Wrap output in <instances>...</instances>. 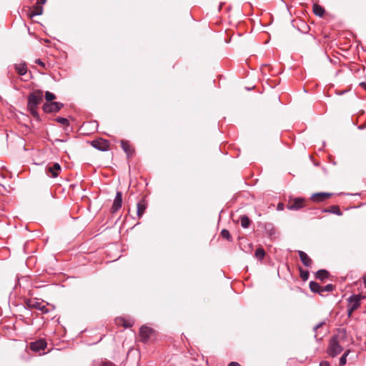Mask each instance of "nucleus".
Listing matches in <instances>:
<instances>
[{
    "label": "nucleus",
    "mask_w": 366,
    "mask_h": 366,
    "mask_svg": "<svg viewBox=\"0 0 366 366\" xmlns=\"http://www.w3.org/2000/svg\"><path fill=\"white\" fill-rule=\"evenodd\" d=\"M343 350L342 347L340 345L337 340V336H333L330 341L327 352L329 355L334 357L337 355L340 354Z\"/></svg>",
    "instance_id": "obj_1"
},
{
    "label": "nucleus",
    "mask_w": 366,
    "mask_h": 366,
    "mask_svg": "<svg viewBox=\"0 0 366 366\" xmlns=\"http://www.w3.org/2000/svg\"><path fill=\"white\" fill-rule=\"evenodd\" d=\"M44 95L43 92L41 90H36L31 93L28 97L27 107H37L43 101Z\"/></svg>",
    "instance_id": "obj_2"
},
{
    "label": "nucleus",
    "mask_w": 366,
    "mask_h": 366,
    "mask_svg": "<svg viewBox=\"0 0 366 366\" xmlns=\"http://www.w3.org/2000/svg\"><path fill=\"white\" fill-rule=\"evenodd\" d=\"M26 305L29 309H36L44 313H48L49 310L46 308V305L43 301H39L36 299L29 300L26 302Z\"/></svg>",
    "instance_id": "obj_3"
},
{
    "label": "nucleus",
    "mask_w": 366,
    "mask_h": 366,
    "mask_svg": "<svg viewBox=\"0 0 366 366\" xmlns=\"http://www.w3.org/2000/svg\"><path fill=\"white\" fill-rule=\"evenodd\" d=\"M305 207V199L301 197H290L287 208L290 210H298Z\"/></svg>",
    "instance_id": "obj_4"
},
{
    "label": "nucleus",
    "mask_w": 366,
    "mask_h": 366,
    "mask_svg": "<svg viewBox=\"0 0 366 366\" xmlns=\"http://www.w3.org/2000/svg\"><path fill=\"white\" fill-rule=\"evenodd\" d=\"M63 107V104L57 102H46L43 105V110L46 113L59 112Z\"/></svg>",
    "instance_id": "obj_5"
},
{
    "label": "nucleus",
    "mask_w": 366,
    "mask_h": 366,
    "mask_svg": "<svg viewBox=\"0 0 366 366\" xmlns=\"http://www.w3.org/2000/svg\"><path fill=\"white\" fill-rule=\"evenodd\" d=\"M91 145L93 147H94L95 149H97L99 151H102V152H105V151L108 150V149L109 147V142L107 140L103 139H98L92 141Z\"/></svg>",
    "instance_id": "obj_6"
},
{
    "label": "nucleus",
    "mask_w": 366,
    "mask_h": 366,
    "mask_svg": "<svg viewBox=\"0 0 366 366\" xmlns=\"http://www.w3.org/2000/svg\"><path fill=\"white\" fill-rule=\"evenodd\" d=\"M365 296L360 295H354L348 298V306L351 307L352 310H357L360 305V301L364 299Z\"/></svg>",
    "instance_id": "obj_7"
},
{
    "label": "nucleus",
    "mask_w": 366,
    "mask_h": 366,
    "mask_svg": "<svg viewBox=\"0 0 366 366\" xmlns=\"http://www.w3.org/2000/svg\"><path fill=\"white\" fill-rule=\"evenodd\" d=\"M46 342L44 340L40 339L30 343V349L36 352H41L46 347Z\"/></svg>",
    "instance_id": "obj_8"
},
{
    "label": "nucleus",
    "mask_w": 366,
    "mask_h": 366,
    "mask_svg": "<svg viewBox=\"0 0 366 366\" xmlns=\"http://www.w3.org/2000/svg\"><path fill=\"white\" fill-rule=\"evenodd\" d=\"M152 332L153 330L152 328H149L147 326L141 327L139 330L140 341L144 343L147 342L149 340Z\"/></svg>",
    "instance_id": "obj_9"
},
{
    "label": "nucleus",
    "mask_w": 366,
    "mask_h": 366,
    "mask_svg": "<svg viewBox=\"0 0 366 366\" xmlns=\"http://www.w3.org/2000/svg\"><path fill=\"white\" fill-rule=\"evenodd\" d=\"M61 169V166L59 163H54L53 165L46 167V173L48 176L55 178L59 175Z\"/></svg>",
    "instance_id": "obj_10"
},
{
    "label": "nucleus",
    "mask_w": 366,
    "mask_h": 366,
    "mask_svg": "<svg viewBox=\"0 0 366 366\" xmlns=\"http://www.w3.org/2000/svg\"><path fill=\"white\" fill-rule=\"evenodd\" d=\"M122 205V194L121 192L118 191L116 193L115 198L114 199V202L112 207L111 208V212L112 213L117 212Z\"/></svg>",
    "instance_id": "obj_11"
},
{
    "label": "nucleus",
    "mask_w": 366,
    "mask_h": 366,
    "mask_svg": "<svg viewBox=\"0 0 366 366\" xmlns=\"http://www.w3.org/2000/svg\"><path fill=\"white\" fill-rule=\"evenodd\" d=\"M297 253L299 254V257L300 258L301 262L305 267H311L312 264V259L303 251L298 250Z\"/></svg>",
    "instance_id": "obj_12"
},
{
    "label": "nucleus",
    "mask_w": 366,
    "mask_h": 366,
    "mask_svg": "<svg viewBox=\"0 0 366 366\" xmlns=\"http://www.w3.org/2000/svg\"><path fill=\"white\" fill-rule=\"evenodd\" d=\"M332 196V193L329 192H319L314 194L312 196V199L314 202H322Z\"/></svg>",
    "instance_id": "obj_13"
},
{
    "label": "nucleus",
    "mask_w": 366,
    "mask_h": 366,
    "mask_svg": "<svg viewBox=\"0 0 366 366\" xmlns=\"http://www.w3.org/2000/svg\"><path fill=\"white\" fill-rule=\"evenodd\" d=\"M116 324L118 325H122L125 328H129L133 326L134 321L131 320H126L124 317H118L115 320Z\"/></svg>",
    "instance_id": "obj_14"
},
{
    "label": "nucleus",
    "mask_w": 366,
    "mask_h": 366,
    "mask_svg": "<svg viewBox=\"0 0 366 366\" xmlns=\"http://www.w3.org/2000/svg\"><path fill=\"white\" fill-rule=\"evenodd\" d=\"M14 68L16 72L21 76L26 74L27 72L26 64L25 62L16 64Z\"/></svg>",
    "instance_id": "obj_15"
},
{
    "label": "nucleus",
    "mask_w": 366,
    "mask_h": 366,
    "mask_svg": "<svg viewBox=\"0 0 366 366\" xmlns=\"http://www.w3.org/2000/svg\"><path fill=\"white\" fill-rule=\"evenodd\" d=\"M137 216L139 217H142L145 212L146 208H147V204H146L145 201L144 199L139 201L137 203Z\"/></svg>",
    "instance_id": "obj_16"
},
{
    "label": "nucleus",
    "mask_w": 366,
    "mask_h": 366,
    "mask_svg": "<svg viewBox=\"0 0 366 366\" xmlns=\"http://www.w3.org/2000/svg\"><path fill=\"white\" fill-rule=\"evenodd\" d=\"M121 145H122V149L127 154L128 157L132 155L133 149L131 148V146L127 141L122 140Z\"/></svg>",
    "instance_id": "obj_17"
},
{
    "label": "nucleus",
    "mask_w": 366,
    "mask_h": 366,
    "mask_svg": "<svg viewBox=\"0 0 366 366\" xmlns=\"http://www.w3.org/2000/svg\"><path fill=\"white\" fill-rule=\"evenodd\" d=\"M309 286L312 292L322 295V287L317 282L311 281Z\"/></svg>",
    "instance_id": "obj_18"
},
{
    "label": "nucleus",
    "mask_w": 366,
    "mask_h": 366,
    "mask_svg": "<svg viewBox=\"0 0 366 366\" xmlns=\"http://www.w3.org/2000/svg\"><path fill=\"white\" fill-rule=\"evenodd\" d=\"M323 212L335 214L338 216H341L342 214V212L340 211V207L337 205H334V206L330 207L328 209H325L323 210Z\"/></svg>",
    "instance_id": "obj_19"
},
{
    "label": "nucleus",
    "mask_w": 366,
    "mask_h": 366,
    "mask_svg": "<svg viewBox=\"0 0 366 366\" xmlns=\"http://www.w3.org/2000/svg\"><path fill=\"white\" fill-rule=\"evenodd\" d=\"M325 9L320 5L317 4L313 5V12L316 16L321 17L325 14Z\"/></svg>",
    "instance_id": "obj_20"
},
{
    "label": "nucleus",
    "mask_w": 366,
    "mask_h": 366,
    "mask_svg": "<svg viewBox=\"0 0 366 366\" xmlns=\"http://www.w3.org/2000/svg\"><path fill=\"white\" fill-rule=\"evenodd\" d=\"M329 277V272L325 269H320L316 272V278L324 280Z\"/></svg>",
    "instance_id": "obj_21"
},
{
    "label": "nucleus",
    "mask_w": 366,
    "mask_h": 366,
    "mask_svg": "<svg viewBox=\"0 0 366 366\" xmlns=\"http://www.w3.org/2000/svg\"><path fill=\"white\" fill-rule=\"evenodd\" d=\"M240 224L243 228H247L249 226L250 220L246 215L240 217Z\"/></svg>",
    "instance_id": "obj_22"
},
{
    "label": "nucleus",
    "mask_w": 366,
    "mask_h": 366,
    "mask_svg": "<svg viewBox=\"0 0 366 366\" xmlns=\"http://www.w3.org/2000/svg\"><path fill=\"white\" fill-rule=\"evenodd\" d=\"M300 26H297V29L302 34H307L310 30V24H300Z\"/></svg>",
    "instance_id": "obj_23"
},
{
    "label": "nucleus",
    "mask_w": 366,
    "mask_h": 366,
    "mask_svg": "<svg viewBox=\"0 0 366 366\" xmlns=\"http://www.w3.org/2000/svg\"><path fill=\"white\" fill-rule=\"evenodd\" d=\"M254 254L257 258L262 259L264 257L265 252L262 248H257Z\"/></svg>",
    "instance_id": "obj_24"
},
{
    "label": "nucleus",
    "mask_w": 366,
    "mask_h": 366,
    "mask_svg": "<svg viewBox=\"0 0 366 366\" xmlns=\"http://www.w3.org/2000/svg\"><path fill=\"white\" fill-rule=\"evenodd\" d=\"M300 277L303 281H306L309 278V272L302 268L300 269Z\"/></svg>",
    "instance_id": "obj_25"
},
{
    "label": "nucleus",
    "mask_w": 366,
    "mask_h": 366,
    "mask_svg": "<svg viewBox=\"0 0 366 366\" xmlns=\"http://www.w3.org/2000/svg\"><path fill=\"white\" fill-rule=\"evenodd\" d=\"M350 353V350H347L340 357V366H343L346 364L347 362V357L348 354Z\"/></svg>",
    "instance_id": "obj_26"
},
{
    "label": "nucleus",
    "mask_w": 366,
    "mask_h": 366,
    "mask_svg": "<svg viewBox=\"0 0 366 366\" xmlns=\"http://www.w3.org/2000/svg\"><path fill=\"white\" fill-rule=\"evenodd\" d=\"M45 99L47 102H51L52 100L56 99V96L53 93L47 91L45 93Z\"/></svg>",
    "instance_id": "obj_27"
},
{
    "label": "nucleus",
    "mask_w": 366,
    "mask_h": 366,
    "mask_svg": "<svg viewBox=\"0 0 366 366\" xmlns=\"http://www.w3.org/2000/svg\"><path fill=\"white\" fill-rule=\"evenodd\" d=\"M28 107V109L29 110L31 114L36 119H38L39 116L36 111V107Z\"/></svg>",
    "instance_id": "obj_28"
},
{
    "label": "nucleus",
    "mask_w": 366,
    "mask_h": 366,
    "mask_svg": "<svg viewBox=\"0 0 366 366\" xmlns=\"http://www.w3.org/2000/svg\"><path fill=\"white\" fill-rule=\"evenodd\" d=\"M56 121L62 124V125H64V126H69V120L66 119V118H64V117H57L56 118Z\"/></svg>",
    "instance_id": "obj_29"
},
{
    "label": "nucleus",
    "mask_w": 366,
    "mask_h": 366,
    "mask_svg": "<svg viewBox=\"0 0 366 366\" xmlns=\"http://www.w3.org/2000/svg\"><path fill=\"white\" fill-rule=\"evenodd\" d=\"M221 236L223 238L227 239L228 240H230V239H231L229 232L226 229H224L221 231Z\"/></svg>",
    "instance_id": "obj_30"
},
{
    "label": "nucleus",
    "mask_w": 366,
    "mask_h": 366,
    "mask_svg": "<svg viewBox=\"0 0 366 366\" xmlns=\"http://www.w3.org/2000/svg\"><path fill=\"white\" fill-rule=\"evenodd\" d=\"M42 12V7L41 6H40L39 7L36 8V11H32L30 14H29V16L31 18H32L33 16H36V15H39L41 14Z\"/></svg>",
    "instance_id": "obj_31"
},
{
    "label": "nucleus",
    "mask_w": 366,
    "mask_h": 366,
    "mask_svg": "<svg viewBox=\"0 0 366 366\" xmlns=\"http://www.w3.org/2000/svg\"><path fill=\"white\" fill-rule=\"evenodd\" d=\"M334 288H335V286L333 285L328 284L325 287H322V293L324 292H332V291H333Z\"/></svg>",
    "instance_id": "obj_32"
},
{
    "label": "nucleus",
    "mask_w": 366,
    "mask_h": 366,
    "mask_svg": "<svg viewBox=\"0 0 366 366\" xmlns=\"http://www.w3.org/2000/svg\"><path fill=\"white\" fill-rule=\"evenodd\" d=\"M325 324V322H320L317 325H315L313 328L315 332H317L318 329H320L323 325Z\"/></svg>",
    "instance_id": "obj_33"
},
{
    "label": "nucleus",
    "mask_w": 366,
    "mask_h": 366,
    "mask_svg": "<svg viewBox=\"0 0 366 366\" xmlns=\"http://www.w3.org/2000/svg\"><path fill=\"white\" fill-rule=\"evenodd\" d=\"M35 63L45 68V64L39 59L35 60Z\"/></svg>",
    "instance_id": "obj_34"
},
{
    "label": "nucleus",
    "mask_w": 366,
    "mask_h": 366,
    "mask_svg": "<svg viewBox=\"0 0 366 366\" xmlns=\"http://www.w3.org/2000/svg\"><path fill=\"white\" fill-rule=\"evenodd\" d=\"M355 310H351V307L350 306H348V309H347V316L350 317L352 316V312H354Z\"/></svg>",
    "instance_id": "obj_35"
},
{
    "label": "nucleus",
    "mask_w": 366,
    "mask_h": 366,
    "mask_svg": "<svg viewBox=\"0 0 366 366\" xmlns=\"http://www.w3.org/2000/svg\"><path fill=\"white\" fill-rule=\"evenodd\" d=\"M228 366H241L238 362H230Z\"/></svg>",
    "instance_id": "obj_36"
},
{
    "label": "nucleus",
    "mask_w": 366,
    "mask_h": 366,
    "mask_svg": "<svg viewBox=\"0 0 366 366\" xmlns=\"http://www.w3.org/2000/svg\"><path fill=\"white\" fill-rule=\"evenodd\" d=\"M284 209V205L282 203H280L277 205V209L278 210H282Z\"/></svg>",
    "instance_id": "obj_37"
},
{
    "label": "nucleus",
    "mask_w": 366,
    "mask_h": 366,
    "mask_svg": "<svg viewBox=\"0 0 366 366\" xmlns=\"http://www.w3.org/2000/svg\"><path fill=\"white\" fill-rule=\"evenodd\" d=\"M46 0H37V4L42 5V4H44L46 3Z\"/></svg>",
    "instance_id": "obj_38"
},
{
    "label": "nucleus",
    "mask_w": 366,
    "mask_h": 366,
    "mask_svg": "<svg viewBox=\"0 0 366 366\" xmlns=\"http://www.w3.org/2000/svg\"><path fill=\"white\" fill-rule=\"evenodd\" d=\"M320 366H330V364L327 362H320Z\"/></svg>",
    "instance_id": "obj_39"
},
{
    "label": "nucleus",
    "mask_w": 366,
    "mask_h": 366,
    "mask_svg": "<svg viewBox=\"0 0 366 366\" xmlns=\"http://www.w3.org/2000/svg\"><path fill=\"white\" fill-rule=\"evenodd\" d=\"M360 86H361L362 87H363L365 89H366V81H363V82H360Z\"/></svg>",
    "instance_id": "obj_40"
},
{
    "label": "nucleus",
    "mask_w": 366,
    "mask_h": 366,
    "mask_svg": "<svg viewBox=\"0 0 366 366\" xmlns=\"http://www.w3.org/2000/svg\"><path fill=\"white\" fill-rule=\"evenodd\" d=\"M364 280V285H365V287H366V277H364L363 278Z\"/></svg>",
    "instance_id": "obj_41"
}]
</instances>
